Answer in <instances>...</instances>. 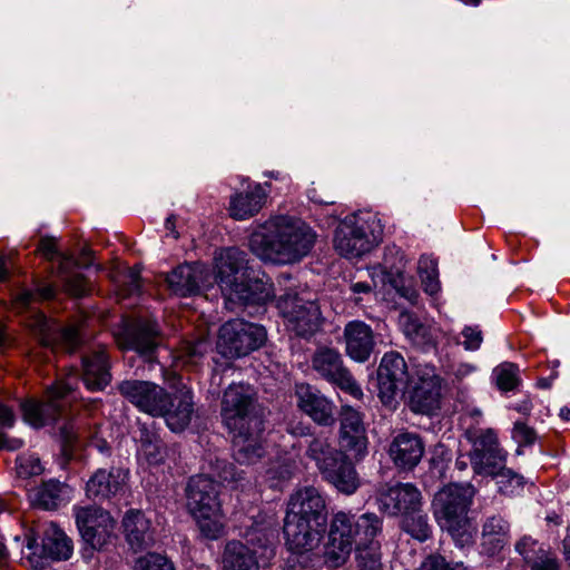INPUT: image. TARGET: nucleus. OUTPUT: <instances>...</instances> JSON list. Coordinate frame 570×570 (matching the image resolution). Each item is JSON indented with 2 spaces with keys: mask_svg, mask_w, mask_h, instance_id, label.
Returning <instances> with one entry per match:
<instances>
[{
  "mask_svg": "<svg viewBox=\"0 0 570 570\" xmlns=\"http://www.w3.org/2000/svg\"><path fill=\"white\" fill-rule=\"evenodd\" d=\"M266 341L263 326L243 320H232L219 328L217 348L226 357H242L259 348Z\"/></svg>",
  "mask_w": 570,
  "mask_h": 570,
  "instance_id": "nucleus-8",
  "label": "nucleus"
},
{
  "mask_svg": "<svg viewBox=\"0 0 570 570\" xmlns=\"http://www.w3.org/2000/svg\"><path fill=\"white\" fill-rule=\"evenodd\" d=\"M424 454V445L419 435L413 433L397 434L391 442L389 455L396 468L412 470Z\"/></svg>",
  "mask_w": 570,
  "mask_h": 570,
  "instance_id": "nucleus-23",
  "label": "nucleus"
},
{
  "mask_svg": "<svg viewBox=\"0 0 570 570\" xmlns=\"http://www.w3.org/2000/svg\"><path fill=\"white\" fill-rule=\"evenodd\" d=\"M501 450L498 443L495 433L492 430L480 432V434L473 440L472 451L470 453V461L476 455H484L493 451Z\"/></svg>",
  "mask_w": 570,
  "mask_h": 570,
  "instance_id": "nucleus-47",
  "label": "nucleus"
},
{
  "mask_svg": "<svg viewBox=\"0 0 570 570\" xmlns=\"http://www.w3.org/2000/svg\"><path fill=\"white\" fill-rule=\"evenodd\" d=\"M338 441L342 450L362 458L366 453L367 438L362 414L351 405H342L340 411Z\"/></svg>",
  "mask_w": 570,
  "mask_h": 570,
  "instance_id": "nucleus-17",
  "label": "nucleus"
},
{
  "mask_svg": "<svg viewBox=\"0 0 570 570\" xmlns=\"http://www.w3.org/2000/svg\"><path fill=\"white\" fill-rule=\"evenodd\" d=\"M476 371V366L472 363H459L452 366V375L458 382H462Z\"/></svg>",
  "mask_w": 570,
  "mask_h": 570,
  "instance_id": "nucleus-60",
  "label": "nucleus"
},
{
  "mask_svg": "<svg viewBox=\"0 0 570 570\" xmlns=\"http://www.w3.org/2000/svg\"><path fill=\"white\" fill-rule=\"evenodd\" d=\"M381 532L382 521L374 513H364L360 517L344 511L334 513L330 523L324 562L330 568L342 567L348 560L354 544L376 538Z\"/></svg>",
  "mask_w": 570,
  "mask_h": 570,
  "instance_id": "nucleus-4",
  "label": "nucleus"
},
{
  "mask_svg": "<svg viewBox=\"0 0 570 570\" xmlns=\"http://www.w3.org/2000/svg\"><path fill=\"white\" fill-rule=\"evenodd\" d=\"M406 261L399 249H390L382 264L370 269V276L374 285H397L405 282L404 271Z\"/></svg>",
  "mask_w": 570,
  "mask_h": 570,
  "instance_id": "nucleus-26",
  "label": "nucleus"
},
{
  "mask_svg": "<svg viewBox=\"0 0 570 570\" xmlns=\"http://www.w3.org/2000/svg\"><path fill=\"white\" fill-rule=\"evenodd\" d=\"M76 523L82 540L92 549L101 550L111 542L116 521L98 507H76Z\"/></svg>",
  "mask_w": 570,
  "mask_h": 570,
  "instance_id": "nucleus-10",
  "label": "nucleus"
},
{
  "mask_svg": "<svg viewBox=\"0 0 570 570\" xmlns=\"http://www.w3.org/2000/svg\"><path fill=\"white\" fill-rule=\"evenodd\" d=\"M441 380L433 371L421 375L410 392V407L415 413L432 414L440 406Z\"/></svg>",
  "mask_w": 570,
  "mask_h": 570,
  "instance_id": "nucleus-20",
  "label": "nucleus"
},
{
  "mask_svg": "<svg viewBox=\"0 0 570 570\" xmlns=\"http://www.w3.org/2000/svg\"><path fill=\"white\" fill-rule=\"evenodd\" d=\"M122 527L126 540L134 551H140L153 544L150 522L140 511H128L124 517Z\"/></svg>",
  "mask_w": 570,
  "mask_h": 570,
  "instance_id": "nucleus-30",
  "label": "nucleus"
},
{
  "mask_svg": "<svg viewBox=\"0 0 570 570\" xmlns=\"http://www.w3.org/2000/svg\"><path fill=\"white\" fill-rule=\"evenodd\" d=\"M75 267L66 276L60 278L66 281V285H76L75 282L81 277V269H87L94 266L95 256L89 247H83L79 254L78 259L73 258Z\"/></svg>",
  "mask_w": 570,
  "mask_h": 570,
  "instance_id": "nucleus-50",
  "label": "nucleus"
},
{
  "mask_svg": "<svg viewBox=\"0 0 570 570\" xmlns=\"http://www.w3.org/2000/svg\"><path fill=\"white\" fill-rule=\"evenodd\" d=\"M222 562L223 570H259L255 551L240 541L227 542Z\"/></svg>",
  "mask_w": 570,
  "mask_h": 570,
  "instance_id": "nucleus-34",
  "label": "nucleus"
},
{
  "mask_svg": "<svg viewBox=\"0 0 570 570\" xmlns=\"http://www.w3.org/2000/svg\"><path fill=\"white\" fill-rule=\"evenodd\" d=\"M315 242L309 226L298 218L278 215L261 225L249 238L253 254L274 264H291L306 256Z\"/></svg>",
  "mask_w": 570,
  "mask_h": 570,
  "instance_id": "nucleus-2",
  "label": "nucleus"
},
{
  "mask_svg": "<svg viewBox=\"0 0 570 570\" xmlns=\"http://www.w3.org/2000/svg\"><path fill=\"white\" fill-rule=\"evenodd\" d=\"M70 393L71 386L68 383L59 382L48 389L46 402L33 400L23 402L21 409L24 421L35 428L55 422L65 411L68 403L66 399Z\"/></svg>",
  "mask_w": 570,
  "mask_h": 570,
  "instance_id": "nucleus-14",
  "label": "nucleus"
},
{
  "mask_svg": "<svg viewBox=\"0 0 570 570\" xmlns=\"http://www.w3.org/2000/svg\"><path fill=\"white\" fill-rule=\"evenodd\" d=\"M207 347L208 344L205 340L185 342L178 358L185 364H195L197 358L202 357L207 352Z\"/></svg>",
  "mask_w": 570,
  "mask_h": 570,
  "instance_id": "nucleus-53",
  "label": "nucleus"
},
{
  "mask_svg": "<svg viewBox=\"0 0 570 570\" xmlns=\"http://www.w3.org/2000/svg\"><path fill=\"white\" fill-rule=\"evenodd\" d=\"M327 523L326 502L314 487L293 493L284 519L286 544L292 551L303 552L316 547Z\"/></svg>",
  "mask_w": 570,
  "mask_h": 570,
  "instance_id": "nucleus-3",
  "label": "nucleus"
},
{
  "mask_svg": "<svg viewBox=\"0 0 570 570\" xmlns=\"http://www.w3.org/2000/svg\"><path fill=\"white\" fill-rule=\"evenodd\" d=\"M417 275L423 285L439 284V268L436 259L423 255L417 262Z\"/></svg>",
  "mask_w": 570,
  "mask_h": 570,
  "instance_id": "nucleus-51",
  "label": "nucleus"
},
{
  "mask_svg": "<svg viewBox=\"0 0 570 570\" xmlns=\"http://www.w3.org/2000/svg\"><path fill=\"white\" fill-rule=\"evenodd\" d=\"M357 570H382L381 544L376 538L358 541L355 548Z\"/></svg>",
  "mask_w": 570,
  "mask_h": 570,
  "instance_id": "nucleus-40",
  "label": "nucleus"
},
{
  "mask_svg": "<svg viewBox=\"0 0 570 570\" xmlns=\"http://www.w3.org/2000/svg\"><path fill=\"white\" fill-rule=\"evenodd\" d=\"M222 417L233 433L234 458L253 464L264 453L262 419L255 412V392L248 384H230L222 400Z\"/></svg>",
  "mask_w": 570,
  "mask_h": 570,
  "instance_id": "nucleus-1",
  "label": "nucleus"
},
{
  "mask_svg": "<svg viewBox=\"0 0 570 570\" xmlns=\"http://www.w3.org/2000/svg\"><path fill=\"white\" fill-rule=\"evenodd\" d=\"M61 438L66 445H72L81 438V432L73 423L66 424L60 430Z\"/></svg>",
  "mask_w": 570,
  "mask_h": 570,
  "instance_id": "nucleus-58",
  "label": "nucleus"
},
{
  "mask_svg": "<svg viewBox=\"0 0 570 570\" xmlns=\"http://www.w3.org/2000/svg\"><path fill=\"white\" fill-rule=\"evenodd\" d=\"M313 370L355 399L363 396L361 386L344 366L342 355L334 348H318L312 358Z\"/></svg>",
  "mask_w": 570,
  "mask_h": 570,
  "instance_id": "nucleus-13",
  "label": "nucleus"
},
{
  "mask_svg": "<svg viewBox=\"0 0 570 570\" xmlns=\"http://www.w3.org/2000/svg\"><path fill=\"white\" fill-rule=\"evenodd\" d=\"M141 452L150 464L157 465L165 461L166 446L158 436L146 434L141 438Z\"/></svg>",
  "mask_w": 570,
  "mask_h": 570,
  "instance_id": "nucleus-45",
  "label": "nucleus"
},
{
  "mask_svg": "<svg viewBox=\"0 0 570 570\" xmlns=\"http://www.w3.org/2000/svg\"><path fill=\"white\" fill-rule=\"evenodd\" d=\"M277 307L287 320L291 330L299 336L313 335L321 327L320 306L305 293L285 294L277 301Z\"/></svg>",
  "mask_w": 570,
  "mask_h": 570,
  "instance_id": "nucleus-9",
  "label": "nucleus"
},
{
  "mask_svg": "<svg viewBox=\"0 0 570 570\" xmlns=\"http://www.w3.org/2000/svg\"><path fill=\"white\" fill-rule=\"evenodd\" d=\"M32 294L29 291H22L16 298L14 307L17 311H21L23 307L28 306L31 302Z\"/></svg>",
  "mask_w": 570,
  "mask_h": 570,
  "instance_id": "nucleus-64",
  "label": "nucleus"
},
{
  "mask_svg": "<svg viewBox=\"0 0 570 570\" xmlns=\"http://www.w3.org/2000/svg\"><path fill=\"white\" fill-rule=\"evenodd\" d=\"M518 367L513 363H503L493 371L497 385L502 391H511L518 384Z\"/></svg>",
  "mask_w": 570,
  "mask_h": 570,
  "instance_id": "nucleus-49",
  "label": "nucleus"
},
{
  "mask_svg": "<svg viewBox=\"0 0 570 570\" xmlns=\"http://www.w3.org/2000/svg\"><path fill=\"white\" fill-rule=\"evenodd\" d=\"M512 438L519 445H531L537 439L535 431L523 422H515Z\"/></svg>",
  "mask_w": 570,
  "mask_h": 570,
  "instance_id": "nucleus-55",
  "label": "nucleus"
},
{
  "mask_svg": "<svg viewBox=\"0 0 570 570\" xmlns=\"http://www.w3.org/2000/svg\"><path fill=\"white\" fill-rule=\"evenodd\" d=\"M402 529L419 541H425L432 532L428 515L422 513L420 509L404 515Z\"/></svg>",
  "mask_w": 570,
  "mask_h": 570,
  "instance_id": "nucleus-43",
  "label": "nucleus"
},
{
  "mask_svg": "<svg viewBox=\"0 0 570 570\" xmlns=\"http://www.w3.org/2000/svg\"><path fill=\"white\" fill-rule=\"evenodd\" d=\"M393 288L395 289V293L397 295L406 298L412 304H414L416 302V298L419 296L416 287H393Z\"/></svg>",
  "mask_w": 570,
  "mask_h": 570,
  "instance_id": "nucleus-62",
  "label": "nucleus"
},
{
  "mask_svg": "<svg viewBox=\"0 0 570 570\" xmlns=\"http://www.w3.org/2000/svg\"><path fill=\"white\" fill-rule=\"evenodd\" d=\"M323 478L344 494H353L360 487V478L346 454L322 473Z\"/></svg>",
  "mask_w": 570,
  "mask_h": 570,
  "instance_id": "nucleus-32",
  "label": "nucleus"
},
{
  "mask_svg": "<svg viewBox=\"0 0 570 570\" xmlns=\"http://www.w3.org/2000/svg\"><path fill=\"white\" fill-rule=\"evenodd\" d=\"M399 325L405 337L415 346L426 350L435 345V336L430 325L422 323L409 312L399 316Z\"/></svg>",
  "mask_w": 570,
  "mask_h": 570,
  "instance_id": "nucleus-35",
  "label": "nucleus"
},
{
  "mask_svg": "<svg viewBox=\"0 0 570 570\" xmlns=\"http://www.w3.org/2000/svg\"><path fill=\"white\" fill-rule=\"evenodd\" d=\"M210 272L206 265L199 262L181 263L170 273H167L165 281L167 285H200L208 283Z\"/></svg>",
  "mask_w": 570,
  "mask_h": 570,
  "instance_id": "nucleus-38",
  "label": "nucleus"
},
{
  "mask_svg": "<svg viewBox=\"0 0 570 570\" xmlns=\"http://www.w3.org/2000/svg\"><path fill=\"white\" fill-rule=\"evenodd\" d=\"M141 269L140 265H136L134 267L119 266V275L112 279L115 282H121L124 285H136L146 281L141 276Z\"/></svg>",
  "mask_w": 570,
  "mask_h": 570,
  "instance_id": "nucleus-56",
  "label": "nucleus"
},
{
  "mask_svg": "<svg viewBox=\"0 0 570 570\" xmlns=\"http://www.w3.org/2000/svg\"><path fill=\"white\" fill-rule=\"evenodd\" d=\"M219 489L220 484L207 475L190 478L186 488L187 509L202 534L210 540L218 539L225 527Z\"/></svg>",
  "mask_w": 570,
  "mask_h": 570,
  "instance_id": "nucleus-6",
  "label": "nucleus"
},
{
  "mask_svg": "<svg viewBox=\"0 0 570 570\" xmlns=\"http://www.w3.org/2000/svg\"><path fill=\"white\" fill-rule=\"evenodd\" d=\"M0 423L4 428H11L14 423L12 410L6 405H0Z\"/></svg>",
  "mask_w": 570,
  "mask_h": 570,
  "instance_id": "nucleus-61",
  "label": "nucleus"
},
{
  "mask_svg": "<svg viewBox=\"0 0 570 570\" xmlns=\"http://www.w3.org/2000/svg\"><path fill=\"white\" fill-rule=\"evenodd\" d=\"M245 266L244 253L236 248L225 249L216 257L214 282L217 285H266L268 278Z\"/></svg>",
  "mask_w": 570,
  "mask_h": 570,
  "instance_id": "nucleus-11",
  "label": "nucleus"
},
{
  "mask_svg": "<svg viewBox=\"0 0 570 570\" xmlns=\"http://www.w3.org/2000/svg\"><path fill=\"white\" fill-rule=\"evenodd\" d=\"M193 414V393L183 386L175 393H169V403L165 404L164 413L158 416L165 419L167 426L173 432H181L189 425Z\"/></svg>",
  "mask_w": 570,
  "mask_h": 570,
  "instance_id": "nucleus-21",
  "label": "nucleus"
},
{
  "mask_svg": "<svg viewBox=\"0 0 570 570\" xmlns=\"http://www.w3.org/2000/svg\"><path fill=\"white\" fill-rule=\"evenodd\" d=\"M474 494L475 489L469 483H451L438 491L432 502L433 513L441 529L449 532L461 548L472 540L468 511Z\"/></svg>",
  "mask_w": 570,
  "mask_h": 570,
  "instance_id": "nucleus-5",
  "label": "nucleus"
},
{
  "mask_svg": "<svg viewBox=\"0 0 570 570\" xmlns=\"http://www.w3.org/2000/svg\"><path fill=\"white\" fill-rule=\"evenodd\" d=\"M252 287H224L223 294L226 297L228 303L233 302L234 296L238 297L239 299L244 301V304H248V293L250 292Z\"/></svg>",
  "mask_w": 570,
  "mask_h": 570,
  "instance_id": "nucleus-59",
  "label": "nucleus"
},
{
  "mask_svg": "<svg viewBox=\"0 0 570 570\" xmlns=\"http://www.w3.org/2000/svg\"><path fill=\"white\" fill-rule=\"evenodd\" d=\"M10 279L9 257L0 252V283Z\"/></svg>",
  "mask_w": 570,
  "mask_h": 570,
  "instance_id": "nucleus-63",
  "label": "nucleus"
},
{
  "mask_svg": "<svg viewBox=\"0 0 570 570\" xmlns=\"http://www.w3.org/2000/svg\"><path fill=\"white\" fill-rule=\"evenodd\" d=\"M306 455L316 463L320 472L323 473L333 466L344 455V452L333 448L328 436L316 435L308 442Z\"/></svg>",
  "mask_w": 570,
  "mask_h": 570,
  "instance_id": "nucleus-39",
  "label": "nucleus"
},
{
  "mask_svg": "<svg viewBox=\"0 0 570 570\" xmlns=\"http://www.w3.org/2000/svg\"><path fill=\"white\" fill-rule=\"evenodd\" d=\"M29 326L39 337L40 343L47 347L62 345L69 352L79 343V330L73 326L60 327L41 313H35Z\"/></svg>",
  "mask_w": 570,
  "mask_h": 570,
  "instance_id": "nucleus-19",
  "label": "nucleus"
},
{
  "mask_svg": "<svg viewBox=\"0 0 570 570\" xmlns=\"http://www.w3.org/2000/svg\"><path fill=\"white\" fill-rule=\"evenodd\" d=\"M267 193L256 184L244 193L236 194L229 202V215L236 220H245L255 216L265 205Z\"/></svg>",
  "mask_w": 570,
  "mask_h": 570,
  "instance_id": "nucleus-27",
  "label": "nucleus"
},
{
  "mask_svg": "<svg viewBox=\"0 0 570 570\" xmlns=\"http://www.w3.org/2000/svg\"><path fill=\"white\" fill-rule=\"evenodd\" d=\"M498 491L503 495H517L524 485V479L519 473L503 466L494 476Z\"/></svg>",
  "mask_w": 570,
  "mask_h": 570,
  "instance_id": "nucleus-44",
  "label": "nucleus"
},
{
  "mask_svg": "<svg viewBox=\"0 0 570 570\" xmlns=\"http://www.w3.org/2000/svg\"><path fill=\"white\" fill-rule=\"evenodd\" d=\"M344 340L346 354L354 361L363 363L368 360L374 348L372 328L361 321H352L345 325Z\"/></svg>",
  "mask_w": 570,
  "mask_h": 570,
  "instance_id": "nucleus-25",
  "label": "nucleus"
},
{
  "mask_svg": "<svg viewBox=\"0 0 570 570\" xmlns=\"http://www.w3.org/2000/svg\"><path fill=\"white\" fill-rule=\"evenodd\" d=\"M126 473L120 469H99L87 482V495L92 499H109L122 490Z\"/></svg>",
  "mask_w": 570,
  "mask_h": 570,
  "instance_id": "nucleus-29",
  "label": "nucleus"
},
{
  "mask_svg": "<svg viewBox=\"0 0 570 570\" xmlns=\"http://www.w3.org/2000/svg\"><path fill=\"white\" fill-rule=\"evenodd\" d=\"M515 551L530 570H560L557 554L530 535H523L517 541Z\"/></svg>",
  "mask_w": 570,
  "mask_h": 570,
  "instance_id": "nucleus-24",
  "label": "nucleus"
},
{
  "mask_svg": "<svg viewBox=\"0 0 570 570\" xmlns=\"http://www.w3.org/2000/svg\"><path fill=\"white\" fill-rule=\"evenodd\" d=\"M460 564L451 568L442 556H429L420 566L419 570H460Z\"/></svg>",
  "mask_w": 570,
  "mask_h": 570,
  "instance_id": "nucleus-57",
  "label": "nucleus"
},
{
  "mask_svg": "<svg viewBox=\"0 0 570 570\" xmlns=\"http://www.w3.org/2000/svg\"><path fill=\"white\" fill-rule=\"evenodd\" d=\"M421 500L420 490L412 483L384 484L377 492L379 509L392 517L416 511Z\"/></svg>",
  "mask_w": 570,
  "mask_h": 570,
  "instance_id": "nucleus-16",
  "label": "nucleus"
},
{
  "mask_svg": "<svg viewBox=\"0 0 570 570\" xmlns=\"http://www.w3.org/2000/svg\"><path fill=\"white\" fill-rule=\"evenodd\" d=\"M73 551L72 541L55 523H50L43 533L42 552L53 560H67Z\"/></svg>",
  "mask_w": 570,
  "mask_h": 570,
  "instance_id": "nucleus-36",
  "label": "nucleus"
},
{
  "mask_svg": "<svg viewBox=\"0 0 570 570\" xmlns=\"http://www.w3.org/2000/svg\"><path fill=\"white\" fill-rule=\"evenodd\" d=\"M299 409L314 422L331 425L334 422V404L320 391L311 385L301 384L296 387Z\"/></svg>",
  "mask_w": 570,
  "mask_h": 570,
  "instance_id": "nucleus-22",
  "label": "nucleus"
},
{
  "mask_svg": "<svg viewBox=\"0 0 570 570\" xmlns=\"http://www.w3.org/2000/svg\"><path fill=\"white\" fill-rule=\"evenodd\" d=\"M510 524L501 515L488 517L482 525L481 546L489 554L500 552L509 542Z\"/></svg>",
  "mask_w": 570,
  "mask_h": 570,
  "instance_id": "nucleus-33",
  "label": "nucleus"
},
{
  "mask_svg": "<svg viewBox=\"0 0 570 570\" xmlns=\"http://www.w3.org/2000/svg\"><path fill=\"white\" fill-rule=\"evenodd\" d=\"M16 470L20 478L28 479L41 474L43 466L37 455L22 454L17 458Z\"/></svg>",
  "mask_w": 570,
  "mask_h": 570,
  "instance_id": "nucleus-52",
  "label": "nucleus"
},
{
  "mask_svg": "<svg viewBox=\"0 0 570 570\" xmlns=\"http://www.w3.org/2000/svg\"><path fill=\"white\" fill-rule=\"evenodd\" d=\"M134 570H176L173 562L164 554L150 552L136 560Z\"/></svg>",
  "mask_w": 570,
  "mask_h": 570,
  "instance_id": "nucleus-48",
  "label": "nucleus"
},
{
  "mask_svg": "<svg viewBox=\"0 0 570 570\" xmlns=\"http://www.w3.org/2000/svg\"><path fill=\"white\" fill-rule=\"evenodd\" d=\"M57 243V238L43 236L39 242L37 252L50 263L51 272L61 277L70 273L75 263L73 256L59 250Z\"/></svg>",
  "mask_w": 570,
  "mask_h": 570,
  "instance_id": "nucleus-37",
  "label": "nucleus"
},
{
  "mask_svg": "<svg viewBox=\"0 0 570 570\" xmlns=\"http://www.w3.org/2000/svg\"><path fill=\"white\" fill-rule=\"evenodd\" d=\"M71 497V489L57 480H49L29 492L35 505L45 510H53L67 503Z\"/></svg>",
  "mask_w": 570,
  "mask_h": 570,
  "instance_id": "nucleus-31",
  "label": "nucleus"
},
{
  "mask_svg": "<svg viewBox=\"0 0 570 570\" xmlns=\"http://www.w3.org/2000/svg\"><path fill=\"white\" fill-rule=\"evenodd\" d=\"M505 463V453L502 450L485 453L472 458L471 465L473 471L480 475L494 476Z\"/></svg>",
  "mask_w": 570,
  "mask_h": 570,
  "instance_id": "nucleus-42",
  "label": "nucleus"
},
{
  "mask_svg": "<svg viewBox=\"0 0 570 570\" xmlns=\"http://www.w3.org/2000/svg\"><path fill=\"white\" fill-rule=\"evenodd\" d=\"M294 472V464L288 461H276L265 472L266 482L271 488H278L283 481L288 480Z\"/></svg>",
  "mask_w": 570,
  "mask_h": 570,
  "instance_id": "nucleus-46",
  "label": "nucleus"
},
{
  "mask_svg": "<svg viewBox=\"0 0 570 570\" xmlns=\"http://www.w3.org/2000/svg\"><path fill=\"white\" fill-rule=\"evenodd\" d=\"M379 396L386 405H392L396 394L409 382L407 365L397 352L385 353L377 370Z\"/></svg>",
  "mask_w": 570,
  "mask_h": 570,
  "instance_id": "nucleus-15",
  "label": "nucleus"
},
{
  "mask_svg": "<svg viewBox=\"0 0 570 570\" xmlns=\"http://www.w3.org/2000/svg\"><path fill=\"white\" fill-rule=\"evenodd\" d=\"M159 328L155 321L138 320L125 323L115 334L118 346L122 350H134L139 354H149L157 346L156 337Z\"/></svg>",
  "mask_w": 570,
  "mask_h": 570,
  "instance_id": "nucleus-18",
  "label": "nucleus"
},
{
  "mask_svg": "<svg viewBox=\"0 0 570 570\" xmlns=\"http://www.w3.org/2000/svg\"><path fill=\"white\" fill-rule=\"evenodd\" d=\"M82 381L90 391H99L111 381L109 363L104 350L82 357Z\"/></svg>",
  "mask_w": 570,
  "mask_h": 570,
  "instance_id": "nucleus-28",
  "label": "nucleus"
},
{
  "mask_svg": "<svg viewBox=\"0 0 570 570\" xmlns=\"http://www.w3.org/2000/svg\"><path fill=\"white\" fill-rule=\"evenodd\" d=\"M121 396L140 412L151 416L164 413L165 404L169 403V393L160 385L139 380H125L117 386Z\"/></svg>",
  "mask_w": 570,
  "mask_h": 570,
  "instance_id": "nucleus-12",
  "label": "nucleus"
},
{
  "mask_svg": "<svg viewBox=\"0 0 570 570\" xmlns=\"http://www.w3.org/2000/svg\"><path fill=\"white\" fill-rule=\"evenodd\" d=\"M383 225L377 214L358 212L346 216L337 225L334 248L343 257L358 258L370 253L381 240Z\"/></svg>",
  "mask_w": 570,
  "mask_h": 570,
  "instance_id": "nucleus-7",
  "label": "nucleus"
},
{
  "mask_svg": "<svg viewBox=\"0 0 570 570\" xmlns=\"http://www.w3.org/2000/svg\"><path fill=\"white\" fill-rule=\"evenodd\" d=\"M275 537L276 530L271 524H256L246 532V542L252 546L249 548L255 551V554L258 549H262L264 556H269L273 552L272 544Z\"/></svg>",
  "mask_w": 570,
  "mask_h": 570,
  "instance_id": "nucleus-41",
  "label": "nucleus"
},
{
  "mask_svg": "<svg viewBox=\"0 0 570 570\" xmlns=\"http://www.w3.org/2000/svg\"><path fill=\"white\" fill-rule=\"evenodd\" d=\"M461 335L463 337L462 345L465 351L474 352L478 351L483 342V333L478 325H465Z\"/></svg>",
  "mask_w": 570,
  "mask_h": 570,
  "instance_id": "nucleus-54",
  "label": "nucleus"
}]
</instances>
